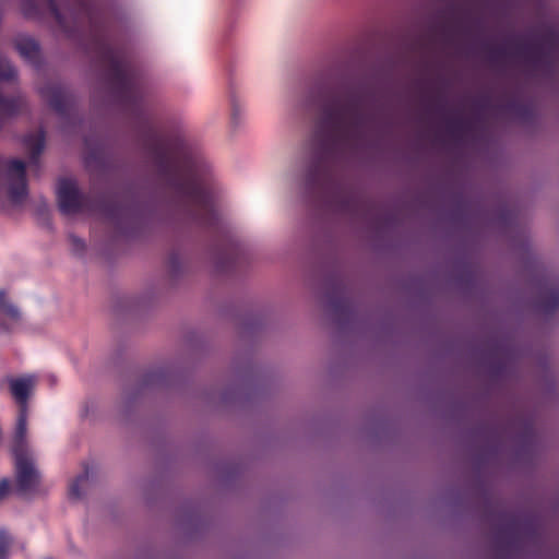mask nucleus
I'll return each mask as SVG.
<instances>
[{
  "label": "nucleus",
  "instance_id": "obj_16",
  "mask_svg": "<svg viewBox=\"0 0 559 559\" xmlns=\"http://www.w3.org/2000/svg\"><path fill=\"white\" fill-rule=\"evenodd\" d=\"M88 478V472L84 471L83 474L79 475L69 486V496L73 499H79L82 496L81 485Z\"/></svg>",
  "mask_w": 559,
  "mask_h": 559
},
{
  "label": "nucleus",
  "instance_id": "obj_20",
  "mask_svg": "<svg viewBox=\"0 0 559 559\" xmlns=\"http://www.w3.org/2000/svg\"><path fill=\"white\" fill-rule=\"evenodd\" d=\"M23 10L27 16H35L38 12L37 4L34 0H25Z\"/></svg>",
  "mask_w": 559,
  "mask_h": 559
},
{
  "label": "nucleus",
  "instance_id": "obj_9",
  "mask_svg": "<svg viewBox=\"0 0 559 559\" xmlns=\"http://www.w3.org/2000/svg\"><path fill=\"white\" fill-rule=\"evenodd\" d=\"M0 314L7 317L10 322L0 319V331L12 332L13 324L19 323L21 313L19 309L9 300L5 290H0Z\"/></svg>",
  "mask_w": 559,
  "mask_h": 559
},
{
  "label": "nucleus",
  "instance_id": "obj_2",
  "mask_svg": "<svg viewBox=\"0 0 559 559\" xmlns=\"http://www.w3.org/2000/svg\"><path fill=\"white\" fill-rule=\"evenodd\" d=\"M45 1L50 15L67 37L73 38L76 36L82 21L88 23L91 33L90 49L105 68V76H140L127 50L122 47L114 46L109 41L103 15L94 3L90 0H71V21L68 22L60 12V5H63L66 0Z\"/></svg>",
  "mask_w": 559,
  "mask_h": 559
},
{
  "label": "nucleus",
  "instance_id": "obj_22",
  "mask_svg": "<svg viewBox=\"0 0 559 559\" xmlns=\"http://www.w3.org/2000/svg\"><path fill=\"white\" fill-rule=\"evenodd\" d=\"M231 108H233V120H236V117L238 115V105L236 104V100L231 98Z\"/></svg>",
  "mask_w": 559,
  "mask_h": 559
},
{
  "label": "nucleus",
  "instance_id": "obj_17",
  "mask_svg": "<svg viewBox=\"0 0 559 559\" xmlns=\"http://www.w3.org/2000/svg\"><path fill=\"white\" fill-rule=\"evenodd\" d=\"M12 545V537L5 530H0V559L9 558V550Z\"/></svg>",
  "mask_w": 559,
  "mask_h": 559
},
{
  "label": "nucleus",
  "instance_id": "obj_7",
  "mask_svg": "<svg viewBox=\"0 0 559 559\" xmlns=\"http://www.w3.org/2000/svg\"><path fill=\"white\" fill-rule=\"evenodd\" d=\"M40 95L49 107L61 117L72 114L74 99L72 94L61 84L48 83L40 88Z\"/></svg>",
  "mask_w": 559,
  "mask_h": 559
},
{
  "label": "nucleus",
  "instance_id": "obj_19",
  "mask_svg": "<svg viewBox=\"0 0 559 559\" xmlns=\"http://www.w3.org/2000/svg\"><path fill=\"white\" fill-rule=\"evenodd\" d=\"M69 240L71 243L72 251L75 254H82L85 250V242L83 239L76 237L75 235H70Z\"/></svg>",
  "mask_w": 559,
  "mask_h": 559
},
{
  "label": "nucleus",
  "instance_id": "obj_3",
  "mask_svg": "<svg viewBox=\"0 0 559 559\" xmlns=\"http://www.w3.org/2000/svg\"><path fill=\"white\" fill-rule=\"evenodd\" d=\"M57 199L60 212L66 215L97 212L116 225L133 215L132 207L120 202L116 197L93 199L88 194L81 193L75 180L70 178L59 180Z\"/></svg>",
  "mask_w": 559,
  "mask_h": 559
},
{
  "label": "nucleus",
  "instance_id": "obj_12",
  "mask_svg": "<svg viewBox=\"0 0 559 559\" xmlns=\"http://www.w3.org/2000/svg\"><path fill=\"white\" fill-rule=\"evenodd\" d=\"M15 47L19 53L33 64H37L40 57L38 43L31 37H22L17 39Z\"/></svg>",
  "mask_w": 559,
  "mask_h": 559
},
{
  "label": "nucleus",
  "instance_id": "obj_4",
  "mask_svg": "<svg viewBox=\"0 0 559 559\" xmlns=\"http://www.w3.org/2000/svg\"><path fill=\"white\" fill-rule=\"evenodd\" d=\"M514 53L532 76H552L559 63V29L542 25L531 40L516 44Z\"/></svg>",
  "mask_w": 559,
  "mask_h": 559
},
{
  "label": "nucleus",
  "instance_id": "obj_15",
  "mask_svg": "<svg viewBox=\"0 0 559 559\" xmlns=\"http://www.w3.org/2000/svg\"><path fill=\"white\" fill-rule=\"evenodd\" d=\"M484 49L487 51L488 60L492 64L500 63L508 55V51L504 47H491L489 45H484Z\"/></svg>",
  "mask_w": 559,
  "mask_h": 559
},
{
  "label": "nucleus",
  "instance_id": "obj_18",
  "mask_svg": "<svg viewBox=\"0 0 559 559\" xmlns=\"http://www.w3.org/2000/svg\"><path fill=\"white\" fill-rule=\"evenodd\" d=\"M427 109L429 111H436L438 114H443L445 110V102L441 96L436 97H425Z\"/></svg>",
  "mask_w": 559,
  "mask_h": 559
},
{
  "label": "nucleus",
  "instance_id": "obj_5",
  "mask_svg": "<svg viewBox=\"0 0 559 559\" xmlns=\"http://www.w3.org/2000/svg\"><path fill=\"white\" fill-rule=\"evenodd\" d=\"M12 453L15 459V474L17 491L33 490L39 480L38 472L28 454L26 435L14 433Z\"/></svg>",
  "mask_w": 559,
  "mask_h": 559
},
{
  "label": "nucleus",
  "instance_id": "obj_21",
  "mask_svg": "<svg viewBox=\"0 0 559 559\" xmlns=\"http://www.w3.org/2000/svg\"><path fill=\"white\" fill-rule=\"evenodd\" d=\"M10 491V481L7 478L0 480V501L3 500Z\"/></svg>",
  "mask_w": 559,
  "mask_h": 559
},
{
  "label": "nucleus",
  "instance_id": "obj_23",
  "mask_svg": "<svg viewBox=\"0 0 559 559\" xmlns=\"http://www.w3.org/2000/svg\"><path fill=\"white\" fill-rule=\"evenodd\" d=\"M337 306H341V307H345V308H347V307H348V302H347V300H345V299H341V300L338 301V305H337Z\"/></svg>",
  "mask_w": 559,
  "mask_h": 559
},
{
  "label": "nucleus",
  "instance_id": "obj_8",
  "mask_svg": "<svg viewBox=\"0 0 559 559\" xmlns=\"http://www.w3.org/2000/svg\"><path fill=\"white\" fill-rule=\"evenodd\" d=\"M46 134L43 129L23 136V145L29 153V166L39 168V157L44 151Z\"/></svg>",
  "mask_w": 559,
  "mask_h": 559
},
{
  "label": "nucleus",
  "instance_id": "obj_1",
  "mask_svg": "<svg viewBox=\"0 0 559 559\" xmlns=\"http://www.w3.org/2000/svg\"><path fill=\"white\" fill-rule=\"evenodd\" d=\"M372 121L360 97L348 91L346 97L332 93L321 105V118L313 138L314 152L305 177L306 191L322 197L330 183L326 164L337 153L356 150L366 138Z\"/></svg>",
  "mask_w": 559,
  "mask_h": 559
},
{
  "label": "nucleus",
  "instance_id": "obj_11",
  "mask_svg": "<svg viewBox=\"0 0 559 559\" xmlns=\"http://www.w3.org/2000/svg\"><path fill=\"white\" fill-rule=\"evenodd\" d=\"M502 110L512 115L514 118L527 122L534 116V107L528 102H523L518 98L509 99L506 104L500 106Z\"/></svg>",
  "mask_w": 559,
  "mask_h": 559
},
{
  "label": "nucleus",
  "instance_id": "obj_10",
  "mask_svg": "<svg viewBox=\"0 0 559 559\" xmlns=\"http://www.w3.org/2000/svg\"><path fill=\"white\" fill-rule=\"evenodd\" d=\"M537 309L545 316L559 310V287H545L539 294Z\"/></svg>",
  "mask_w": 559,
  "mask_h": 559
},
{
  "label": "nucleus",
  "instance_id": "obj_6",
  "mask_svg": "<svg viewBox=\"0 0 559 559\" xmlns=\"http://www.w3.org/2000/svg\"><path fill=\"white\" fill-rule=\"evenodd\" d=\"M9 386L12 396L19 404V414L14 433L20 436L27 432V400L35 385V379L31 376L22 378H10Z\"/></svg>",
  "mask_w": 559,
  "mask_h": 559
},
{
  "label": "nucleus",
  "instance_id": "obj_14",
  "mask_svg": "<svg viewBox=\"0 0 559 559\" xmlns=\"http://www.w3.org/2000/svg\"><path fill=\"white\" fill-rule=\"evenodd\" d=\"M500 518L503 521V525L499 530V536L503 534H507L509 536L513 535L519 527L518 518L509 512H501Z\"/></svg>",
  "mask_w": 559,
  "mask_h": 559
},
{
  "label": "nucleus",
  "instance_id": "obj_13",
  "mask_svg": "<svg viewBox=\"0 0 559 559\" xmlns=\"http://www.w3.org/2000/svg\"><path fill=\"white\" fill-rule=\"evenodd\" d=\"M447 130L451 135L459 138L472 130V123L462 118L448 119Z\"/></svg>",
  "mask_w": 559,
  "mask_h": 559
}]
</instances>
